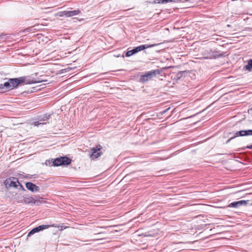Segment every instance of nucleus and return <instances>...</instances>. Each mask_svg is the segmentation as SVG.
<instances>
[{"instance_id":"1a4fd4ad","label":"nucleus","mask_w":252,"mask_h":252,"mask_svg":"<svg viewBox=\"0 0 252 252\" xmlns=\"http://www.w3.org/2000/svg\"><path fill=\"white\" fill-rule=\"evenodd\" d=\"M26 188L32 192H37L39 190L40 188L35 184L32 182H27L26 183Z\"/></svg>"},{"instance_id":"9b49d317","label":"nucleus","mask_w":252,"mask_h":252,"mask_svg":"<svg viewBox=\"0 0 252 252\" xmlns=\"http://www.w3.org/2000/svg\"><path fill=\"white\" fill-rule=\"evenodd\" d=\"M244 70L252 72V59L248 60L247 64L244 67Z\"/></svg>"},{"instance_id":"a211bd4d","label":"nucleus","mask_w":252,"mask_h":252,"mask_svg":"<svg viewBox=\"0 0 252 252\" xmlns=\"http://www.w3.org/2000/svg\"><path fill=\"white\" fill-rule=\"evenodd\" d=\"M189 74V77H192L191 76H190V74H191V72H187V71H183L181 73V76L177 77V79H180V78L181 77H187V76H186V74Z\"/></svg>"},{"instance_id":"0eeeda50","label":"nucleus","mask_w":252,"mask_h":252,"mask_svg":"<svg viewBox=\"0 0 252 252\" xmlns=\"http://www.w3.org/2000/svg\"><path fill=\"white\" fill-rule=\"evenodd\" d=\"M249 200H240L238 201H234L233 202H231L230 204H229L228 206L229 207L231 208H238L241 206L242 205H246L247 204Z\"/></svg>"},{"instance_id":"5701e85b","label":"nucleus","mask_w":252,"mask_h":252,"mask_svg":"<svg viewBox=\"0 0 252 252\" xmlns=\"http://www.w3.org/2000/svg\"><path fill=\"white\" fill-rule=\"evenodd\" d=\"M246 148L249 149H252V144L247 146L246 147L243 148V149L244 150Z\"/></svg>"},{"instance_id":"423d86ee","label":"nucleus","mask_w":252,"mask_h":252,"mask_svg":"<svg viewBox=\"0 0 252 252\" xmlns=\"http://www.w3.org/2000/svg\"><path fill=\"white\" fill-rule=\"evenodd\" d=\"M100 148H98L97 147H94L91 149V153L90 154V158L92 159H95L101 155V152H100Z\"/></svg>"},{"instance_id":"4be33fe9","label":"nucleus","mask_w":252,"mask_h":252,"mask_svg":"<svg viewBox=\"0 0 252 252\" xmlns=\"http://www.w3.org/2000/svg\"><path fill=\"white\" fill-rule=\"evenodd\" d=\"M162 0H154V2L156 3H162Z\"/></svg>"},{"instance_id":"2f4dec72","label":"nucleus","mask_w":252,"mask_h":252,"mask_svg":"<svg viewBox=\"0 0 252 252\" xmlns=\"http://www.w3.org/2000/svg\"><path fill=\"white\" fill-rule=\"evenodd\" d=\"M20 186H21V187L22 188H23V186H22V185H20Z\"/></svg>"},{"instance_id":"dca6fc26","label":"nucleus","mask_w":252,"mask_h":252,"mask_svg":"<svg viewBox=\"0 0 252 252\" xmlns=\"http://www.w3.org/2000/svg\"><path fill=\"white\" fill-rule=\"evenodd\" d=\"M49 225H41L37 226L39 232L44 229H47L50 227ZM51 226H53L54 225H51Z\"/></svg>"},{"instance_id":"9d476101","label":"nucleus","mask_w":252,"mask_h":252,"mask_svg":"<svg viewBox=\"0 0 252 252\" xmlns=\"http://www.w3.org/2000/svg\"><path fill=\"white\" fill-rule=\"evenodd\" d=\"M157 44H143L141 45L140 46H138L137 47H135V49L136 50V53H137L139 52H140L144 49L151 48L155 47L157 46Z\"/></svg>"},{"instance_id":"c85d7f7f","label":"nucleus","mask_w":252,"mask_h":252,"mask_svg":"<svg viewBox=\"0 0 252 252\" xmlns=\"http://www.w3.org/2000/svg\"><path fill=\"white\" fill-rule=\"evenodd\" d=\"M34 74H35V76H37V75L39 74V73H36H36H35Z\"/></svg>"},{"instance_id":"f03ea898","label":"nucleus","mask_w":252,"mask_h":252,"mask_svg":"<svg viewBox=\"0 0 252 252\" xmlns=\"http://www.w3.org/2000/svg\"><path fill=\"white\" fill-rule=\"evenodd\" d=\"M201 54L203 58L206 59L213 58L217 59L223 56V54L216 50H212V49L205 50L202 52Z\"/></svg>"},{"instance_id":"b1692460","label":"nucleus","mask_w":252,"mask_h":252,"mask_svg":"<svg viewBox=\"0 0 252 252\" xmlns=\"http://www.w3.org/2000/svg\"><path fill=\"white\" fill-rule=\"evenodd\" d=\"M234 138V136L231 137V138H229V139L227 140V141H226V143H228L232 139H233Z\"/></svg>"},{"instance_id":"bb28decb","label":"nucleus","mask_w":252,"mask_h":252,"mask_svg":"<svg viewBox=\"0 0 252 252\" xmlns=\"http://www.w3.org/2000/svg\"><path fill=\"white\" fill-rule=\"evenodd\" d=\"M231 77V76H229L227 77H225V78H224V79H230Z\"/></svg>"},{"instance_id":"4468645a","label":"nucleus","mask_w":252,"mask_h":252,"mask_svg":"<svg viewBox=\"0 0 252 252\" xmlns=\"http://www.w3.org/2000/svg\"><path fill=\"white\" fill-rule=\"evenodd\" d=\"M135 54H136V52L135 49V48H134L133 49H132L130 50H128L126 53L125 56L126 57H129L131 56L132 55H134Z\"/></svg>"},{"instance_id":"f257e3e1","label":"nucleus","mask_w":252,"mask_h":252,"mask_svg":"<svg viewBox=\"0 0 252 252\" xmlns=\"http://www.w3.org/2000/svg\"><path fill=\"white\" fill-rule=\"evenodd\" d=\"M47 80H41L36 81L34 80H9L8 82L0 85V90H4V91L11 90L16 88L19 85L22 84H37L43 82H47Z\"/></svg>"},{"instance_id":"c756f323","label":"nucleus","mask_w":252,"mask_h":252,"mask_svg":"<svg viewBox=\"0 0 252 252\" xmlns=\"http://www.w3.org/2000/svg\"><path fill=\"white\" fill-rule=\"evenodd\" d=\"M100 234H101L100 233H97V234H95V235H99Z\"/></svg>"},{"instance_id":"f3484780","label":"nucleus","mask_w":252,"mask_h":252,"mask_svg":"<svg viewBox=\"0 0 252 252\" xmlns=\"http://www.w3.org/2000/svg\"><path fill=\"white\" fill-rule=\"evenodd\" d=\"M57 15L60 17L65 16L67 17V11H63L58 12Z\"/></svg>"},{"instance_id":"20e7f679","label":"nucleus","mask_w":252,"mask_h":252,"mask_svg":"<svg viewBox=\"0 0 252 252\" xmlns=\"http://www.w3.org/2000/svg\"><path fill=\"white\" fill-rule=\"evenodd\" d=\"M160 71L159 69L152 70L146 71L144 73H141L140 75V79H151L154 77H157V75H159Z\"/></svg>"},{"instance_id":"f8f14e48","label":"nucleus","mask_w":252,"mask_h":252,"mask_svg":"<svg viewBox=\"0 0 252 252\" xmlns=\"http://www.w3.org/2000/svg\"><path fill=\"white\" fill-rule=\"evenodd\" d=\"M81 12L79 10H75L73 11H67V17H72L79 14Z\"/></svg>"},{"instance_id":"6e6552de","label":"nucleus","mask_w":252,"mask_h":252,"mask_svg":"<svg viewBox=\"0 0 252 252\" xmlns=\"http://www.w3.org/2000/svg\"><path fill=\"white\" fill-rule=\"evenodd\" d=\"M23 200L24 202L26 204L33 203L39 205V203H40L39 199H35L32 197L30 196H26L24 197Z\"/></svg>"},{"instance_id":"7c9ffc66","label":"nucleus","mask_w":252,"mask_h":252,"mask_svg":"<svg viewBox=\"0 0 252 252\" xmlns=\"http://www.w3.org/2000/svg\"><path fill=\"white\" fill-rule=\"evenodd\" d=\"M29 29H27L26 30V31H27L28 32H29Z\"/></svg>"},{"instance_id":"cd10ccee","label":"nucleus","mask_w":252,"mask_h":252,"mask_svg":"<svg viewBox=\"0 0 252 252\" xmlns=\"http://www.w3.org/2000/svg\"><path fill=\"white\" fill-rule=\"evenodd\" d=\"M141 81H142V82H145V81H148V80H145V79H143V80H140Z\"/></svg>"},{"instance_id":"ddd939ff","label":"nucleus","mask_w":252,"mask_h":252,"mask_svg":"<svg viewBox=\"0 0 252 252\" xmlns=\"http://www.w3.org/2000/svg\"><path fill=\"white\" fill-rule=\"evenodd\" d=\"M247 136L246 130H240L239 131H237L235 133V135L234 136V137L235 138V137H238V136Z\"/></svg>"},{"instance_id":"473e14b6","label":"nucleus","mask_w":252,"mask_h":252,"mask_svg":"<svg viewBox=\"0 0 252 252\" xmlns=\"http://www.w3.org/2000/svg\"><path fill=\"white\" fill-rule=\"evenodd\" d=\"M73 77V76H72V77H71L69 78V79H71Z\"/></svg>"},{"instance_id":"a878e982","label":"nucleus","mask_w":252,"mask_h":252,"mask_svg":"<svg viewBox=\"0 0 252 252\" xmlns=\"http://www.w3.org/2000/svg\"><path fill=\"white\" fill-rule=\"evenodd\" d=\"M13 79H26V77H18V78H14Z\"/></svg>"},{"instance_id":"7ed1b4c3","label":"nucleus","mask_w":252,"mask_h":252,"mask_svg":"<svg viewBox=\"0 0 252 252\" xmlns=\"http://www.w3.org/2000/svg\"><path fill=\"white\" fill-rule=\"evenodd\" d=\"M71 162L70 158L66 156L57 158L54 159L53 165L54 166H59L63 165H68Z\"/></svg>"},{"instance_id":"2eb2a0df","label":"nucleus","mask_w":252,"mask_h":252,"mask_svg":"<svg viewBox=\"0 0 252 252\" xmlns=\"http://www.w3.org/2000/svg\"><path fill=\"white\" fill-rule=\"evenodd\" d=\"M38 229L37 227L33 228L32 229L28 234L27 237H30L31 235H33V234L38 232Z\"/></svg>"},{"instance_id":"39448f33","label":"nucleus","mask_w":252,"mask_h":252,"mask_svg":"<svg viewBox=\"0 0 252 252\" xmlns=\"http://www.w3.org/2000/svg\"><path fill=\"white\" fill-rule=\"evenodd\" d=\"M4 184L6 188H16L17 187V184L20 185V183L18 179L14 177L9 178L6 179L4 182Z\"/></svg>"},{"instance_id":"393cba45","label":"nucleus","mask_w":252,"mask_h":252,"mask_svg":"<svg viewBox=\"0 0 252 252\" xmlns=\"http://www.w3.org/2000/svg\"><path fill=\"white\" fill-rule=\"evenodd\" d=\"M169 109H170V108H167L166 109H165V110H164V111L162 112V114H164V113H166V112H167V111Z\"/></svg>"},{"instance_id":"6ab92c4d","label":"nucleus","mask_w":252,"mask_h":252,"mask_svg":"<svg viewBox=\"0 0 252 252\" xmlns=\"http://www.w3.org/2000/svg\"><path fill=\"white\" fill-rule=\"evenodd\" d=\"M45 123H39L38 121H36V122H34L33 123V125L34 126H39L40 125H44Z\"/></svg>"},{"instance_id":"412c9836","label":"nucleus","mask_w":252,"mask_h":252,"mask_svg":"<svg viewBox=\"0 0 252 252\" xmlns=\"http://www.w3.org/2000/svg\"><path fill=\"white\" fill-rule=\"evenodd\" d=\"M173 0H162V3H167L168 2H173Z\"/></svg>"},{"instance_id":"aec40b11","label":"nucleus","mask_w":252,"mask_h":252,"mask_svg":"<svg viewBox=\"0 0 252 252\" xmlns=\"http://www.w3.org/2000/svg\"><path fill=\"white\" fill-rule=\"evenodd\" d=\"M247 136L252 135V129L246 130Z\"/></svg>"}]
</instances>
